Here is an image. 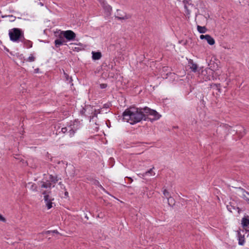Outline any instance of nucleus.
<instances>
[{
  "mask_svg": "<svg viewBox=\"0 0 249 249\" xmlns=\"http://www.w3.org/2000/svg\"><path fill=\"white\" fill-rule=\"evenodd\" d=\"M123 119L131 124L140 122L142 120L153 122L160 118L161 115L156 110L148 107L137 108L130 107L123 113Z\"/></svg>",
  "mask_w": 249,
  "mask_h": 249,
  "instance_id": "nucleus-1",
  "label": "nucleus"
},
{
  "mask_svg": "<svg viewBox=\"0 0 249 249\" xmlns=\"http://www.w3.org/2000/svg\"><path fill=\"white\" fill-rule=\"evenodd\" d=\"M10 39L13 42L21 41L24 36V33L21 29L19 28H13L9 31Z\"/></svg>",
  "mask_w": 249,
  "mask_h": 249,
  "instance_id": "nucleus-2",
  "label": "nucleus"
},
{
  "mask_svg": "<svg viewBox=\"0 0 249 249\" xmlns=\"http://www.w3.org/2000/svg\"><path fill=\"white\" fill-rule=\"evenodd\" d=\"M69 129L68 133L70 137L74 136L76 131L78 130L80 126V122L78 120H75L72 124H71L68 126Z\"/></svg>",
  "mask_w": 249,
  "mask_h": 249,
  "instance_id": "nucleus-3",
  "label": "nucleus"
},
{
  "mask_svg": "<svg viewBox=\"0 0 249 249\" xmlns=\"http://www.w3.org/2000/svg\"><path fill=\"white\" fill-rule=\"evenodd\" d=\"M60 34L67 41L74 40L76 36L75 33L71 30L61 31Z\"/></svg>",
  "mask_w": 249,
  "mask_h": 249,
  "instance_id": "nucleus-4",
  "label": "nucleus"
},
{
  "mask_svg": "<svg viewBox=\"0 0 249 249\" xmlns=\"http://www.w3.org/2000/svg\"><path fill=\"white\" fill-rule=\"evenodd\" d=\"M51 192V191L48 190L44 191L42 192V194L44 195V201L46 202L48 209H50L53 207L52 201L53 200V198L50 197L49 195Z\"/></svg>",
  "mask_w": 249,
  "mask_h": 249,
  "instance_id": "nucleus-5",
  "label": "nucleus"
},
{
  "mask_svg": "<svg viewBox=\"0 0 249 249\" xmlns=\"http://www.w3.org/2000/svg\"><path fill=\"white\" fill-rule=\"evenodd\" d=\"M100 3L102 5V7H103L104 9L105 10V12L107 13V15H110L111 11H112V8L111 7L108 5L105 0H98Z\"/></svg>",
  "mask_w": 249,
  "mask_h": 249,
  "instance_id": "nucleus-6",
  "label": "nucleus"
},
{
  "mask_svg": "<svg viewBox=\"0 0 249 249\" xmlns=\"http://www.w3.org/2000/svg\"><path fill=\"white\" fill-rule=\"evenodd\" d=\"M200 38L201 39H206L208 43L210 45H213L215 43L214 39L209 35H201L200 36Z\"/></svg>",
  "mask_w": 249,
  "mask_h": 249,
  "instance_id": "nucleus-7",
  "label": "nucleus"
},
{
  "mask_svg": "<svg viewBox=\"0 0 249 249\" xmlns=\"http://www.w3.org/2000/svg\"><path fill=\"white\" fill-rule=\"evenodd\" d=\"M66 42L65 39L63 38L61 34L59 35L58 38L54 41L55 46L56 48L59 47L60 46L65 44Z\"/></svg>",
  "mask_w": 249,
  "mask_h": 249,
  "instance_id": "nucleus-8",
  "label": "nucleus"
},
{
  "mask_svg": "<svg viewBox=\"0 0 249 249\" xmlns=\"http://www.w3.org/2000/svg\"><path fill=\"white\" fill-rule=\"evenodd\" d=\"M188 66L190 67L192 71L196 72L197 71L198 69L197 65L195 63L193 60H189L188 61Z\"/></svg>",
  "mask_w": 249,
  "mask_h": 249,
  "instance_id": "nucleus-9",
  "label": "nucleus"
},
{
  "mask_svg": "<svg viewBox=\"0 0 249 249\" xmlns=\"http://www.w3.org/2000/svg\"><path fill=\"white\" fill-rule=\"evenodd\" d=\"M20 41L23 43L24 47H26L27 48H30L32 47V42L30 40L26 39L24 36L21 39Z\"/></svg>",
  "mask_w": 249,
  "mask_h": 249,
  "instance_id": "nucleus-10",
  "label": "nucleus"
},
{
  "mask_svg": "<svg viewBox=\"0 0 249 249\" xmlns=\"http://www.w3.org/2000/svg\"><path fill=\"white\" fill-rule=\"evenodd\" d=\"M238 244L239 245L243 246L245 244V236L244 234H242L240 231H238Z\"/></svg>",
  "mask_w": 249,
  "mask_h": 249,
  "instance_id": "nucleus-11",
  "label": "nucleus"
},
{
  "mask_svg": "<svg viewBox=\"0 0 249 249\" xmlns=\"http://www.w3.org/2000/svg\"><path fill=\"white\" fill-rule=\"evenodd\" d=\"M92 58L93 60H99L102 57V54L100 52H92Z\"/></svg>",
  "mask_w": 249,
  "mask_h": 249,
  "instance_id": "nucleus-12",
  "label": "nucleus"
},
{
  "mask_svg": "<svg viewBox=\"0 0 249 249\" xmlns=\"http://www.w3.org/2000/svg\"><path fill=\"white\" fill-rule=\"evenodd\" d=\"M242 224L243 227H246L249 225V219L248 216H245L242 218Z\"/></svg>",
  "mask_w": 249,
  "mask_h": 249,
  "instance_id": "nucleus-13",
  "label": "nucleus"
},
{
  "mask_svg": "<svg viewBox=\"0 0 249 249\" xmlns=\"http://www.w3.org/2000/svg\"><path fill=\"white\" fill-rule=\"evenodd\" d=\"M64 78H65V81L67 82V83L70 84L71 85H73L72 79L71 77L69 76V75L67 73H66L64 71Z\"/></svg>",
  "mask_w": 249,
  "mask_h": 249,
  "instance_id": "nucleus-14",
  "label": "nucleus"
},
{
  "mask_svg": "<svg viewBox=\"0 0 249 249\" xmlns=\"http://www.w3.org/2000/svg\"><path fill=\"white\" fill-rule=\"evenodd\" d=\"M52 183L50 181L47 180L46 182L42 181L41 187L44 188H49V191H51Z\"/></svg>",
  "mask_w": 249,
  "mask_h": 249,
  "instance_id": "nucleus-15",
  "label": "nucleus"
},
{
  "mask_svg": "<svg viewBox=\"0 0 249 249\" xmlns=\"http://www.w3.org/2000/svg\"><path fill=\"white\" fill-rule=\"evenodd\" d=\"M227 209L231 213H232L234 210H237L238 213H240V209L238 207H235L231 205H229L227 206Z\"/></svg>",
  "mask_w": 249,
  "mask_h": 249,
  "instance_id": "nucleus-16",
  "label": "nucleus"
},
{
  "mask_svg": "<svg viewBox=\"0 0 249 249\" xmlns=\"http://www.w3.org/2000/svg\"><path fill=\"white\" fill-rule=\"evenodd\" d=\"M197 29L198 32L201 34L205 33L207 30V28L205 26H201L197 25Z\"/></svg>",
  "mask_w": 249,
  "mask_h": 249,
  "instance_id": "nucleus-17",
  "label": "nucleus"
},
{
  "mask_svg": "<svg viewBox=\"0 0 249 249\" xmlns=\"http://www.w3.org/2000/svg\"><path fill=\"white\" fill-rule=\"evenodd\" d=\"M131 16L130 15H127L125 14L124 16H116V18H118V19L122 20V19H127L131 18Z\"/></svg>",
  "mask_w": 249,
  "mask_h": 249,
  "instance_id": "nucleus-18",
  "label": "nucleus"
},
{
  "mask_svg": "<svg viewBox=\"0 0 249 249\" xmlns=\"http://www.w3.org/2000/svg\"><path fill=\"white\" fill-rule=\"evenodd\" d=\"M49 179L50 181L53 183H56L58 181L57 176H54L52 175H50Z\"/></svg>",
  "mask_w": 249,
  "mask_h": 249,
  "instance_id": "nucleus-19",
  "label": "nucleus"
},
{
  "mask_svg": "<svg viewBox=\"0 0 249 249\" xmlns=\"http://www.w3.org/2000/svg\"><path fill=\"white\" fill-rule=\"evenodd\" d=\"M101 113V109H94L93 115L91 116H89L90 118V121H91V119H93L94 117H97L98 114H99Z\"/></svg>",
  "mask_w": 249,
  "mask_h": 249,
  "instance_id": "nucleus-20",
  "label": "nucleus"
},
{
  "mask_svg": "<svg viewBox=\"0 0 249 249\" xmlns=\"http://www.w3.org/2000/svg\"><path fill=\"white\" fill-rule=\"evenodd\" d=\"M211 88H215L219 92H221L220 84H212L210 85Z\"/></svg>",
  "mask_w": 249,
  "mask_h": 249,
  "instance_id": "nucleus-21",
  "label": "nucleus"
},
{
  "mask_svg": "<svg viewBox=\"0 0 249 249\" xmlns=\"http://www.w3.org/2000/svg\"><path fill=\"white\" fill-rule=\"evenodd\" d=\"M167 200H168V204L169 206H173V205H175V200L172 196L168 198L167 199Z\"/></svg>",
  "mask_w": 249,
  "mask_h": 249,
  "instance_id": "nucleus-22",
  "label": "nucleus"
},
{
  "mask_svg": "<svg viewBox=\"0 0 249 249\" xmlns=\"http://www.w3.org/2000/svg\"><path fill=\"white\" fill-rule=\"evenodd\" d=\"M163 194L167 199H168V198H169L171 196L170 193L166 189H163Z\"/></svg>",
  "mask_w": 249,
  "mask_h": 249,
  "instance_id": "nucleus-23",
  "label": "nucleus"
},
{
  "mask_svg": "<svg viewBox=\"0 0 249 249\" xmlns=\"http://www.w3.org/2000/svg\"><path fill=\"white\" fill-rule=\"evenodd\" d=\"M153 168H154V167H153L152 168L150 169L147 171H146L145 172L142 173V177H145V176H147L148 175H150L151 176L153 175L152 173H153Z\"/></svg>",
  "mask_w": 249,
  "mask_h": 249,
  "instance_id": "nucleus-24",
  "label": "nucleus"
},
{
  "mask_svg": "<svg viewBox=\"0 0 249 249\" xmlns=\"http://www.w3.org/2000/svg\"><path fill=\"white\" fill-rule=\"evenodd\" d=\"M9 17L10 19H9L10 21H14L16 19V17L13 16V15H9V16H2L1 17L2 18H5V17Z\"/></svg>",
  "mask_w": 249,
  "mask_h": 249,
  "instance_id": "nucleus-25",
  "label": "nucleus"
},
{
  "mask_svg": "<svg viewBox=\"0 0 249 249\" xmlns=\"http://www.w3.org/2000/svg\"><path fill=\"white\" fill-rule=\"evenodd\" d=\"M239 128L240 129V130H239V131L240 132V136L241 137H242L246 134L245 129L243 127H240Z\"/></svg>",
  "mask_w": 249,
  "mask_h": 249,
  "instance_id": "nucleus-26",
  "label": "nucleus"
},
{
  "mask_svg": "<svg viewBox=\"0 0 249 249\" xmlns=\"http://www.w3.org/2000/svg\"><path fill=\"white\" fill-rule=\"evenodd\" d=\"M90 106H86V107H83L82 108V109L80 110V114L82 115H85V112L86 111V110L89 108V107H90Z\"/></svg>",
  "mask_w": 249,
  "mask_h": 249,
  "instance_id": "nucleus-27",
  "label": "nucleus"
},
{
  "mask_svg": "<svg viewBox=\"0 0 249 249\" xmlns=\"http://www.w3.org/2000/svg\"><path fill=\"white\" fill-rule=\"evenodd\" d=\"M26 60L29 62H34L35 60V57L32 54H31L29 57L27 58Z\"/></svg>",
  "mask_w": 249,
  "mask_h": 249,
  "instance_id": "nucleus-28",
  "label": "nucleus"
},
{
  "mask_svg": "<svg viewBox=\"0 0 249 249\" xmlns=\"http://www.w3.org/2000/svg\"><path fill=\"white\" fill-rule=\"evenodd\" d=\"M94 184L95 185H98L101 189H102V190H105V189L103 188V187L100 184L99 182L97 180H95L94 181Z\"/></svg>",
  "mask_w": 249,
  "mask_h": 249,
  "instance_id": "nucleus-29",
  "label": "nucleus"
},
{
  "mask_svg": "<svg viewBox=\"0 0 249 249\" xmlns=\"http://www.w3.org/2000/svg\"><path fill=\"white\" fill-rule=\"evenodd\" d=\"M184 8L185 9V13L187 15L190 14V11L188 9L186 4H184Z\"/></svg>",
  "mask_w": 249,
  "mask_h": 249,
  "instance_id": "nucleus-30",
  "label": "nucleus"
},
{
  "mask_svg": "<svg viewBox=\"0 0 249 249\" xmlns=\"http://www.w3.org/2000/svg\"><path fill=\"white\" fill-rule=\"evenodd\" d=\"M69 129V127L67 128V127H62L61 128V132L63 134H65L66 132H68Z\"/></svg>",
  "mask_w": 249,
  "mask_h": 249,
  "instance_id": "nucleus-31",
  "label": "nucleus"
},
{
  "mask_svg": "<svg viewBox=\"0 0 249 249\" xmlns=\"http://www.w3.org/2000/svg\"><path fill=\"white\" fill-rule=\"evenodd\" d=\"M31 189L33 191H36L37 190V187L36 185L35 184H32L31 187Z\"/></svg>",
  "mask_w": 249,
  "mask_h": 249,
  "instance_id": "nucleus-32",
  "label": "nucleus"
},
{
  "mask_svg": "<svg viewBox=\"0 0 249 249\" xmlns=\"http://www.w3.org/2000/svg\"><path fill=\"white\" fill-rule=\"evenodd\" d=\"M107 84L103 83V84H101L100 85V87L102 89H104L106 88L107 87Z\"/></svg>",
  "mask_w": 249,
  "mask_h": 249,
  "instance_id": "nucleus-33",
  "label": "nucleus"
},
{
  "mask_svg": "<svg viewBox=\"0 0 249 249\" xmlns=\"http://www.w3.org/2000/svg\"><path fill=\"white\" fill-rule=\"evenodd\" d=\"M109 107V104H105L103 105V108H108Z\"/></svg>",
  "mask_w": 249,
  "mask_h": 249,
  "instance_id": "nucleus-34",
  "label": "nucleus"
},
{
  "mask_svg": "<svg viewBox=\"0 0 249 249\" xmlns=\"http://www.w3.org/2000/svg\"><path fill=\"white\" fill-rule=\"evenodd\" d=\"M0 221H2L3 222H5L6 220L4 217H3L1 214H0Z\"/></svg>",
  "mask_w": 249,
  "mask_h": 249,
  "instance_id": "nucleus-35",
  "label": "nucleus"
},
{
  "mask_svg": "<svg viewBox=\"0 0 249 249\" xmlns=\"http://www.w3.org/2000/svg\"><path fill=\"white\" fill-rule=\"evenodd\" d=\"M51 233H52V231H47L43 232V234H50Z\"/></svg>",
  "mask_w": 249,
  "mask_h": 249,
  "instance_id": "nucleus-36",
  "label": "nucleus"
},
{
  "mask_svg": "<svg viewBox=\"0 0 249 249\" xmlns=\"http://www.w3.org/2000/svg\"><path fill=\"white\" fill-rule=\"evenodd\" d=\"M52 233H59L58 231L57 230H53L52 231Z\"/></svg>",
  "mask_w": 249,
  "mask_h": 249,
  "instance_id": "nucleus-37",
  "label": "nucleus"
},
{
  "mask_svg": "<svg viewBox=\"0 0 249 249\" xmlns=\"http://www.w3.org/2000/svg\"><path fill=\"white\" fill-rule=\"evenodd\" d=\"M127 178L129 179V181H130L131 183L133 181V179H132L131 178H130V177H127Z\"/></svg>",
  "mask_w": 249,
  "mask_h": 249,
  "instance_id": "nucleus-38",
  "label": "nucleus"
},
{
  "mask_svg": "<svg viewBox=\"0 0 249 249\" xmlns=\"http://www.w3.org/2000/svg\"><path fill=\"white\" fill-rule=\"evenodd\" d=\"M142 173H139V174H138V175L139 177H141V178H143V177H142Z\"/></svg>",
  "mask_w": 249,
  "mask_h": 249,
  "instance_id": "nucleus-39",
  "label": "nucleus"
},
{
  "mask_svg": "<svg viewBox=\"0 0 249 249\" xmlns=\"http://www.w3.org/2000/svg\"><path fill=\"white\" fill-rule=\"evenodd\" d=\"M68 192H65V196H68Z\"/></svg>",
  "mask_w": 249,
  "mask_h": 249,
  "instance_id": "nucleus-40",
  "label": "nucleus"
},
{
  "mask_svg": "<svg viewBox=\"0 0 249 249\" xmlns=\"http://www.w3.org/2000/svg\"><path fill=\"white\" fill-rule=\"evenodd\" d=\"M186 2H188V0H184L183 1V3L185 4H186Z\"/></svg>",
  "mask_w": 249,
  "mask_h": 249,
  "instance_id": "nucleus-41",
  "label": "nucleus"
},
{
  "mask_svg": "<svg viewBox=\"0 0 249 249\" xmlns=\"http://www.w3.org/2000/svg\"><path fill=\"white\" fill-rule=\"evenodd\" d=\"M246 200L248 201V203L249 204V198H247Z\"/></svg>",
  "mask_w": 249,
  "mask_h": 249,
  "instance_id": "nucleus-42",
  "label": "nucleus"
},
{
  "mask_svg": "<svg viewBox=\"0 0 249 249\" xmlns=\"http://www.w3.org/2000/svg\"><path fill=\"white\" fill-rule=\"evenodd\" d=\"M59 185H62V182H59Z\"/></svg>",
  "mask_w": 249,
  "mask_h": 249,
  "instance_id": "nucleus-43",
  "label": "nucleus"
},
{
  "mask_svg": "<svg viewBox=\"0 0 249 249\" xmlns=\"http://www.w3.org/2000/svg\"><path fill=\"white\" fill-rule=\"evenodd\" d=\"M40 5H42V6H43V3H42L41 2H40Z\"/></svg>",
  "mask_w": 249,
  "mask_h": 249,
  "instance_id": "nucleus-44",
  "label": "nucleus"
}]
</instances>
